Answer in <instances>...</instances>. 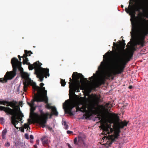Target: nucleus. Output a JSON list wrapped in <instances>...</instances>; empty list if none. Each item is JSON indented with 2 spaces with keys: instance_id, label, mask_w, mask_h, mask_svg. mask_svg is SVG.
Returning a JSON list of instances; mask_svg holds the SVG:
<instances>
[{
  "instance_id": "obj_40",
  "label": "nucleus",
  "mask_w": 148,
  "mask_h": 148,
  "mask_svg": "<svg viewBox=\"0 0 148 148\" xmlns=\"http://www.w3.org/2000/svg\"><path fill=\"white\" fill-rule=\"evenodd\" d=\"M101 85V84L99 83H98L96 84V86L97 87H98Z\"/></svg>"
},
{
  "instance_id": "obj_13",
  "label": "nucleus",
  "mask_w": 148,
  "mask_h": 148,
  "mask_svg": "<svg viewBox=\"0 0 148 148\" xmlns=\"http://www.w3.org/2000/svg\"><path fill=\"white\" fill-rule=\"evenodd\" d=\"M72 80L71 81V83L77 84L79 85L80 84V81L81 82L82 81V79L86 80L88 81L87 79L84 77V76L81 73H78L77 72H74L72 75Z\"/></svg>"
},
{
  "instance_id": "obj_48",
  "label": "nucleus",
  "mask_w": 148,
  "mask_h": 148,
  "mask_svg": "<svg viewBox=\"0 0 148 148\" xmlns=\"http://www.w3.org/2000/svg\"><path fill=\"white\" fill-rule=\"evenodd\" d=\"M30 142L31 143H33V141L32 140H30Z\"/></svg>"
},
{
  "instance_id": "obj_45",
  "label": "nucleus",
  "mask_w": 148,
  "mask_h": 148,
  "mask_svg": "<svg viewBox=\"0 0 148 148\" xmlns=\"http://www.w3.org/2000/svg\"><path fill=\"white\" fill-rule=\"evenodd\" d=\"M63 124L64 125V126H65V125H66V121H64V122H63Z\"/></svg>"
},
{
  "instance_id": "obj_55",
  "label": "nucleus",
  "mask_w": 148,
  "mask_h": 148,
  "mask_svg": "<svg viewBox=\"0 0 148 148\" xmlns=\"http://www.w3.org/2000/svg\"><path fill=\"white\" fill-rule=\"evenodd\" d=\"M112 79H114V77H112Z\"/></svg>"
},
{
  "instance_id": "obj_25",
  "label": "nucleus",
  "mask_w": 148,
  "mask_h": 148,
  "mask_svg": "<svg viewBox=\"0 0 148 148\" xmlns=\"http://www.w3.org/2000/svg\"><path fill=\"white\" fill-rule=\"evenodd\" d=\"M103 130V134H104L106 135L108 134H109L110 133V132L109 130H107L106 129H102Z\"/></svg>"
},
{
  "instance_id": "obj_42",
  "label": "nucleus",
  "mask_w": 148,
  "mask_h": 148,
  "mask_svg": "<svg viewBox=\"0 0 148 148\" xmlns=\"http://www.w3.org/2000/svg\"><path fill=\"white\" fill-rule=\"evenodd\" d=\"M64 126L66 129H67L69 127L68 125H66L65 126Z\"/></svg>"
},
{
  "instance_id": "obj_26",
  "label": "nucleus",
  "mask_w": 148,
  "mask_h": 148,
  "mask_svg": "<svg viewBox=\"0 0 148 148\" xmlns=\"http://www.w3.org/2000/svg\"><path fill=\"white\" fill-rule=\"evenodd\" d=\"M60 83L62 86H65L66 84V82L65 81L64 79H61Z\"/></svg>"
},
{
  "instance_id": "obj_44",
  "label": "nucleus",
  "mask_w": 148,
  "mask_h": 148,
  "mask_svg": "<svg viewBox=\"0 0 148 148\" xmlns=\"http://www.w3.org/2000/svg\"><path fill=\"white\" fill-rule=\"evenodd\" d=\"M132 88H133L132 86H131V85L129 86L128 87V88L129 89H132Z\"/></svg>"
},
{
  "instance_id": "obj_14",
  "label": "nucleus",
  "mask_w": 148,
  "mask_h": 148,
  "mask_svg": "<svg viewBox=\"0 0 148 148\" xmlns=\"http://www.w3.org/2000/svg\"><path fill=\"white\" fill-rule=\"evenodd\" d=\"M86 140V136L84 134H80L78 136L77 138L75 137L74 139V143L80 146L85 147L86 144L84 142Z\"/></svg>"
},
{
  "instance_id": "obj_33",
  "label": "nucleus",
  "mask_w": 148,
  "mask_h": 148,
  "mask_svg": "<svg viewBox=\"0 0 148 148\" xmlns=\"http://www.w3.org/2000/svg\"><path fill=\"white\" fill-rule=\"evenodd\" d=\"M104 79L105 77L102 78L100 81L103 84H104Z\"/></svg>"
},
{
  "instance_id": "obj_2",
  "label": "nucleus",
  "mask_w": 148,
  "mask_h": 148,
  "mask_svg": "<svg viewBox=\"0 0 148 148\" xmlns=\"http://www.w3.org/2000/svg\"><path fill=\"white\" fill-rule=\"evenodd\" d=\"M9 102H12L13 104L11 105L13 106L12 107L11 106L5 107L0 106V110L3 111L7 115L10 114L12 116L11 117V121L12 123L14 125V127L18 129V127H16V125L19 121H21L22 120V118L24 117L23 114L20 111L19 108H18L17 106V102L14 100ZM7 104L6 103L5 105Z\"/></svg>"
},
{
  "instance_id": "obj_10",
  "label": "nucleus",
  "mask_w": 148,
  "mask_h": 148,
  "mask_svg": "<svg viewBox=\"0 0 148 148\" xmlns=\"http://www.w3.org/2000/svg\"><path fill=\"white\" fill-rule=\"evenodd\" d=\"M21 76L24 79L23 84V91L25 92H26L27 87L29 85L32 86L34 82H33V80H31V79L29 77V75L28 73L24 72L21 74Z\"/></svg>"
},
{
  "instance_id": "obj_15",
  "label": "nucleus",
  "mask_w": 148,
  "mask_h": 148,
  "mask_svg": "<svg viewBox=\"0 0 148 148\" xmlns=\"http://www.w3.org/2000/svg\"><path fill=\"white\" fill-rule=\"evenodd\" d=\"M112 51H110H110H108L103 56V58L104 59L106 57V60H105L104 59H103V62H101V66L99 67L98 68V70H99L100 71H102L104 70L105 67L108 65L109 64V56L110 54L112 53Z\"/></svg>"
},
{
  "instance_id": "obj_34",
  "label": "nucleus",
  "mask_w": 148,
  "mask_h": 148,
  "mask_svg": "<svg viewBox=\"0 0 148 148\" xmlns=\"http://www.w3.org/2000/svg\"><path fill=\"white\" fill-rule=\"evenodd\" d=\"M5 145L6 147H9L10 145V143L9 142H8L5 143Z\"/></svg>"
},
{
  "instance_id": "obj_47",
  "label": "nucleus",
  "mask_w": 148,
  "mask_h": 148,
  "mask_svg": "<svg viewBox=\"0 0 148 148\" xmlns=\"http://www.w3.org/2000/svg\"><path fill=\"white\" fill-rule=\"evenodd\" d=\"M18 58H21V57L20 56V55H18Z\"/></svg>"
},
{
  "instance_id": "obj_27",
  "label": "nucleus",
  "mask_w": 148,
  "mask_h": 148,
  "mask_svg": "<svg viewBox=\"0 0 148 148\" xmlns=\"http://www.w3.org/2000/svg\"><path fill=\"white\" fill-rule=\"evenodd\" d=\"M24 128L25 129H27V130H28V128L30 129L29 126V125L27 123H25L24 125Z\"/></svg>"
},
{
  "instance_id": "obj_1",
  "label": "nucleus",
  "mask_w": 148,
  "mask_h": 148,
  "mask_svg": "<svg viewBox=\"0 0 148 148\" xmlns=\"http://www.w3.org/2000/svg\"><path fill=\"white\" fill-rule=\"evenodd\" d=\"M106 112L108 115V122L110 123L114 124L113 126L114 129V134H112V133L111 135H109L107 137L108 140L111 141L110 144H111L116 141L120 136L119 133L121 132L120 129L126 126L127 122L125 121L120 122L119 117L117 115L114 113H110L108 111V109L107 110Z\"/></svg>"
},
{
  "instance_id": "obj_9",
  "label": "nucleus",
  "mask_w": 148,
  "mask_h": 148,
  "mask_svg": "<svg viewBox=\"0 0 148 148\" xmlns=\"http://www.w3.org/2000/svg\"><path fill=\"white\" fill-rule=\"evenodd\" d=\"M95 113L96 114H97L99 120H100L99 122L101 123V129L109 130L111 134L113 133L114 130L111 128V125L110 124H107L106 125L104 123V121L106 119L105 116L103 115H100L99 112L97 111H95Z\"/></svg>"
},
{
  "instance_id": "obj_56",
  "label": "nucleus",
  "mask_w": 148,
  "mask_h": 148,
  "mask_svg": "<svg viewBox=\"0 0 148 148\" xmlns=\"http://www.w3.org/2000/svg\"><path fill=\"white\" fill-rule=\"evenodd\" d=\"M24 130L23 129V131H22V132H24Z\"/></svg>"
},
{
  "instance_id": "obj_16",
  "label": "nucleus",
  "mask_w": 148,
  "mask_h": 148,
  "mask_svg": "<svg viewBox=\"0 0 148 148\" xmlns=\"http://www.w3.org/2000/svg\"><path fill=\"white\" fill-rule=\"evenodd\" d=\"M43 101V99H40L39 96H36L34 97V100L32 102V105L30 106L31 108L30 109V116L31 115H32L34 114V112L36 109V108L34 107V102L35 101L40 102H42Z\"/></svg>"
},
{
  "instance_id": "obj_22",
  "label": "nucleus",
  "mask_w": 148,
  "mask_h": 148,
  "mask_svg": "<svg viewBox=\"0 0 148 148\" xmlns=\"http://www.w3.org/2000/svg\"><path fill=\"white\" fill-rule=\"evenodd\" d=\"M24 51L25 53L23 56V57L30 56V54H32L33 53L32 52L30 51H27L26 50H25Z\"/></svg>"
},
{
  "instance_id": "obj_46",
  "label": "nucleus",
  "mask_w": 148,
  "mask_h": 148,
  "mask_svg": "<svg viewBox=\"0 0 148 148\" xmlns=\"http://www.w3.org/2000/svg\"><path fill=\"white\" fill-rule=\"evenodd\" d=\"M34 147L35 148H37V145H34Z\"/></svg>"
},
{
  "instance_id": "obj_29",
  "label": "nucleus",
  "mask_w": 148,
  "mask_h": 148,
  "mask_svg": "<svg viewBox=\"0 0 148 148\" xmlns=\"http://www.w3.org/2000/svg\"><path fill=\"white\" fill-rule=\"evenodd\" d=\"M25 138L27 139H29V135L28 134H25Z\"/></svg>"
},
{
  "instance_id": "obj_11",
  "label": "nucleus",
  "mask_w": 148,
  "mask_h": 148,
  "mask_svg": "<svg viewBox=\"0 0 148 148\" xmlns=\"http://www.w3.org/2000/svg\"><path fill=\"white\" fill-rule=\"evenodd\" d=\"M69 88H70L69 90V94L71 93L72 94V101L74 99V96H77L75 94V92H79V88L80 87V84L79 85L78 84L71 83V82L72 80L71 77L69 78Z\"/></svg>"
},
{
  "instance_id": "obj_38",
  "label": "nucleus",
  "mask_w": 148,
  "mask_h": 148,
  "mask_svg": "<svg viewBox=\"0 0 148 148\" xmlns=\"http://www.w3.org/2000/svg\"><path fill=\"white\" fill-rule=\"evenodd\" d=\"M29 137L30 139H31L32 140L34 139V136L33 135H30L29 136Z\"/></svg>"
},
{
  "instance_id": "obj_17",
  "label": "nucleus",
  "mask_w": 148,
  "mask_h": 148,
  "mask_svg": "<svg viewBox=\"0 0 148 148\" xmlns=\"http://www.w3.org/2000/svg\"><path fill=\"white\" fill-rule=\"evenodd\" d=\"M148 21V20H146V19L140 17L138 18L137 24L140 27L144 28L145 27Z\"/></svg>"
},
{
  "instance_id": "obj_3",
  "label": "nucleus",
  "mask_w": 148,
  "mask_h": 148,
  "mask_svg": "<svg viewBox=\"0 0 148 148\" xmlns=\"http://www.w3.org/2000/svg\"><path fill=\"white\" fill-rule=\"evenodd\" d=\"M11 64L13 68V71L7 72L3 79L0 78V82L2 83H6L8 80L12 79L16 75L17 69L20 71L21 74L24 72L23 68L21 67L22 62H19L18 60L16 58H13L11 60Z\"/></svg>"
},
{
  "instance_id": "obj_39",
  "label": "nucleus",
  "mask_w": 148,
  "mask_h": 148,
  "mask_svg": "<svg viewBox=\"0 0 148 148\" xmlns=\"http://www.w3.org/2000/svg\"><path fill=\"white\" fill-rule=\"evenodd\" d=\"M44 84L42 83H41L40 84V88L42 87L44 85Z\"/></svg>"
},
{
  "instance_id": "obj_43",
  "label": "nucleus",
  "mask_w": 148,
  "mask_h": 148,
  "mask_svg": "<svg viewBox=\"0 0 148 148\" xmlns=\"http://www.w3.org/2000/svg\"><path fill=\"white\" fill-rule=\"evenodd\" d=\"M67 145L68 147L69 148H72V147L69 143H67Z\"/></svg>"
},
{
  "instance_id": "obj_58",
  "label": "nucleus",
  "mask_w": 148,
  "mask_h": 148,
  "mask_svg": "<svg viewBox=\"0 0 148 148\" xmlns=\"http://www.w3.org/2000/svg\"><path fill=\"white\" fill-rule=\"evenodd\" d=\"M69 97H70V98L71 97L70 96V95H69Z\"/></svg>"
},
{
  "instance_id": "obj_50",
  "label": "nucleus",
  "mask_w": 148,
  "mask_h": 148,
  "mask_svg": "<svg viewBox=\"0 0 148 148\" xmlns=\"http://www.w3.org/2000/svg\"><path fill=\"white\" fill-rule=\"evenodd\" d=\"M122 41H123V43L124 42V43L125 42V40H123Z\"/></svg>"
},
{
  "instance_id": "obj_37",
  "label": "nucleus",
  "mask_w": 148,
  "mask_h": 148,
  "mask_svg": "<svg viewBox=\"0 0 148 148\" xmlns=\"http://www.w3.org/2000/svg\"><path fill=\"white\" fill-rule=\"evenodd\" d=\"M73 132L69 130L67 131V134H71L73 133Z\"/></svg>"
},
{
  "instance_id": "obj_19",
  "label": "nucleus",
  "mask_w": 148,
  "mask_h": 148,
  "mask_svg": "<svg viewBox=\"0 0 148 148\" xmlns=\"http://www.w3.org/2000/svg\"><path fill=\"white\" fill-rule=\"evenodd\" d=\"M12 102H9L8 101H1L0 100V104L3 105H5V104L7 103V105H6L7 106H11V107H13V106H12V104H12Z\"/></svg>"
},
{
  "instance_id": "obj_52",
  "label": "nucleus",
  "mask_w": 148,
  "mask_h": 148,
  "mask_svg": "<svg viewBox=\"0 0 148 148\" xmlns=\"http://www.w3.org/2000/svg\"><path fill=\"white\" fill-rule=\"evenodd\" d=\"M121 6L122 8H123V6L122 5H121Z\"/></svg>"
},
{
  "instance_id": "obj_41",
  "label": "nucleus",
  "mask_w": 148,
  "mask_h": 148,
  "mask_svg": "<svg viewBox=\"0 0 148 148\" xmlns=\"http://www.w3.org/2000/svg\"><path fill=\"white\" fill-rule=\"evenodd\" d=\"M87 88V89L88 90L90 91H91V90H92V88H91V87H90V88Z\"/></svg>"
},
{
  "instance_id": "obj_32",
  "label": "nucleus",
  "mask_w": 148,
  "mask_h": 148,
  "mask_svg": "<svg viewBox=\"0 0 148 148\" xmlns=\"http://www.w3.org/2000/svg\"><path fill=\"white\" fill-rule=\"evenodd\" d=\"M107 76L108 77H109L112 76V74L111 73H110L107 74Z\"/></svg>"
},
{
  "instance_id": "obj_28",
  "label": "nucleus",
  "mask_w": 148,
  "mask_h": 148,
  "mask_svg": "<svg viewBox=\"0 0 148 148\" xmlns=\"http://www.w3.org/2000/svg\"><path fill=\"white\" fill-rule=\"evenodd\" d=\"M113 45L114 46H116V47L117 48H118L120 46V45L117 44H116L114 42Z\"/></svg>"
},
{
  "instance_id": "obj_51",
  "label": "nucleus",
  "mask_w": 148,
  "mask_h": 148,
  "mask_svg": "<svg viewBox=\"0 0 148 148\" xmlns=\"http://www.w3.org/2000/svg\"><path fill=\"white\" fill-rule=\"evenodd\" d=\"M19 62H21V58H19Z\"/></svg>"
},
{
  "instance_id": "obj_30",
  "label": "nucleus",
  "mask_w": 148,
  "mask_h": 148,
  "mask_svg": "<svg viewBox=\"0 0 148 148\" xmlns=\"http://www.w3.org/2000/svg\"><path fill=\"white\" fill-rule=\"evenodd\" d=\"M96 74L95 73L93 74V76L90 77L89 78V79L90 80H91L92 79H93L94 78V77L95 76Z\"/></svg>"
},
{
  "instance_id": "obj_4",
  "label": "nucleus",
  "mask_w": 148,
  "mask_h": 148,
  "mask_svg": "<svg viewBox=\"0 0 148 148\" xmlns=\"http://www.w3.org/2000/svg\"><path fill=\"white\" fill-rule=\"evenodd\" d=\"M137 49V47L134 46H133L130 49L127 53L125 54V56L122 58L118 56L117 59L121 64L116 70L113 72V75H116L123 73L125 67L126 65L132 58L134 51H136Z\"/></svg>"
},
{
  "instance_id": "obj_7",
  "label": "nucleus",
  "mask_w": 148,
  "mask_h": 148,
  "mask_svg": "<svg viewBox=\"0 0 148 148\" xmlns=\"http://www.w3.org/2000/svg\"><path fill=\"white\" fill-rule=\"evenodd\" d=\"M63 108L65 109V112L70 116L74 115L73 113L79 111L82 112H85L86 111L87 107L86 105H83L80 108L77 105V103L74 101H72L69 104L64 103L63 104Z\"/></svg>"
},
{
  "instance_id": "obj_21",
  "label": "nucleus",
  "mask_w": 148,
  "mask_h": 148,
  "mask_svg": "<svg viewBox=\"0 0 148 148\" xmlns=\"http://www.w3.org/2000/svg\"><path fill=\"white\" fill-rule=\"evenodd\" d=\"M21 58L23 59V64H26L27 65H29L30 64V63L28 62L29 61L27 57H23V56L21 57Z\"/></svg>"
},
{
  "instance_id": "obj_36",
  "label": "nucleus",
  "mask_w": 148,
  "mask_h": 148,
  "mask_svg": "<svg viewBox=\"0 0 148 148\" xmlns=\"http://www.w3.org/2000/svg\"><path fill=\"white\" fill-rule=\"evenodd\" d=\"M34 99L33 100H32V101H31V103H30L27 102V104L28 105H29L30 106H31V105H32V101H34Z\"/></svg>"
},
{
  "instance_id": "obj_31",
  "label": "nucleus",
  "mask_w": 148,
  "mask_h": 148,
  "mask_svg": "<svg viewBox=\"0 0 148 148\" xmlns=\"http://www.w3.org/2000/svg\"><path fill=\"white\" fill-rule=\"evenodd\" d=\"M48 129L50 131H52L53 132H54V131L53 130L52 127H51L49 126H48Z\"/></svg>"
},
{
  "instance_id": "obj_53",
  "label": "nucleus",
  "mask_w": 148,
  "mask_h": 148,
  "mask_svg": "<svg viewBox=\"0 0 148 148\" xmlns=\"http://www.w3.org/2000/svg\"><path fill=\"white\" fill-rule=\"evenodd\" d=\"M109 105V103H107L106 104V105L107 106H108V105Z\"/></svg>"
},
{
  "instance_id": "obj_35",
  "label": "nucleus",
  "mask_w": 148,
  "mask_h": 148,
  "mask_svg": "<svg viewBox=\"0 0 148 148\" xmlns=\"http://www.w3.org/2000/svg\"><path fill=\"white\" fill-rule=\"evenodd\" d=\"M126 44L124 42L123 43H122L121 44V46L124 49V48L125 47V45Z\"/></svg>"
},
{
  "instance_id": "obj_12",
  "label": "nucleus",
  "mask_w": 148,
  "mask_h": 148,
  "mask_svg": "<svg viewBox=\"0 0 148 148\" xmlns=\"http://www.w3.org/2000/svg\"><path fill=\"white\" fill-rule=\"evenodd\" d=\"M33 88L35 90L37 91L38 93L40 95L38 96L40 98H45L47 97V90H45V87H42L41 88L37 86L36 83H34V84L32 86Z\"/></svg>"
},
{
  "instance_id": "obj_24",
  "label": "nucleus",
  "mask_w": 148,
  "mask_h": 148,
  "mask_svg": "<svg viewBox=\"0 0 148 148\" xmlns=\"http://www.w3.org/2000/svg\"><path fill=\"white\" fill-rule=\"evenodd\" d=\"M7 130L6 129L4 130L2 132V139H5V135L7 132Z\"/></svg>"
},
{
  "instance_id": "obj_57",
  "label": "nucleus",
  "mask_w": 148,
  "mask_h": 148,
  "mask_svg": "<svg viewBox=\"0 0 148 148\" xmlns=\"http://www.w3.org/2000/svg\"><path fill=\"white\" fill-rule=\"evenodd\" d=\"M132 26H133V24H132Z\"/></svg>"
},
{
  "instance_id": "obj_20",
  "label": "nucleus",
  "mask_w": 148,
  "mask_h": 148,
  "mask_svg": "<svg viewBox=\"0 0 148 148\" xmlns=\"http://www.w3.org/2000/svg\"><path fill=\"white\" fill-rule=\"evenodd\" d=\"M45 137L44 136L41 138L42 141V144L45 146H49L48 144L49 141L48 139H45Z\"/></svg>"
},
{
  "instance_id": "obj_6",
  "label": "nucleus",
  "mask_w": 148,
  "mask_h": 148,
  "mask_svg": "<svg viewBox=\"0 0 148 148\" xmlns=\"http://www.w3.org/2000/svg\"><path fill=\"white\" fill-rule=\"evenodd\" d=\"M42 64L39 61H37L34 63L32 64H30L28 65L29 69L30 70H32L34 69H35V73L37 75V77L39 79L41 82H42L44 79V77L45 78L49 76V69L43 68L41 67Z\"/></svg>"
},
{
  "instance_id": "obj_18",
  "label": "nucleus",
  "mask_w": 148,
  "mask_h": 148,
  "mask_svg": "<svg viewBox=\"0 0 148 148\" xmlns=\"http://www.w3.org/2000/svg\"><path fill=\"white\" fill-rule=\"evenodd\" d=\"M40 99H42L43 100L42 102L45 101V103L46 104L45 106V108L48 109H51L53 107L51 106V104L48 103V97L45 98H40Z\"/></svg>"
},
{
  "instance_id": "obj_8",
  "label": "nucleus",
  "mask_w": 148,
  "mask_h": 148,
  "mask_svg": "<svg viewBox=\"0 0 148 148\" xmlns=\"http://www.w3.org/2000/svg\"><path fill=\"white\" fill-rule=\"evenodd\" d=\"M39 112L40 113V115H38V118L37 120V122L42 128L45 127L48 116H50L51 117L52 115V114H50L48 112L45 113L42 110L40 109Z\"/></svg>"
},
{
  "instance_id": "obj_54",
  "label": "nucleus",
  "mask_w": 148,
  "mask_h": 148,
  "mask_svg": "<svg viewBox=\"0 0 148 148\" xmlns=\"http://www.w3.org/2000/svg\"><path fill=\"white\" fill-rule=\"evenodd\" d=\"M68 101H69V100H66V101H65V102H68Z\"/></svg>"
},
{
  "instance_id": "obj_23",
  "label": "nucleus",
  "mask_w": 148,
  "mask_h": 148,
  "mask_svg": "<svg viewBox=\"0 0 148 148\" xmlns=\"http://www.w3.org/2000/svg\"><path fill=\"white\" fill-rule=\"evenodd\" d=\"M53 114L55 116H57L58 114V112L57 111L56 108L53 106L51 109Z\"/></svg>"
},
{
  "instance_id": "obj_5",
  "label": "nucleus",
  "mask_w": 148,
  "mask_h": 148,
  "mask_svg": "<svg viewBox=\"0 0 148 148\" xmlns=\"http://www.w3.org/2000/svg\"><path fill=\"white\" fill-rule=\"evenodd\" d=\"M134 0H130L129 9L127 8H125V11L127 13L132 14L135 16V11L139 12L140 10H142L144 12L148 11V2L144 1H140L136 2L134 5L131 1H133Z\"/></svg>"
},
{
  "instance_id": "obj_49",
  "label": "nucleus",
  "mask_w": 148,
  "mask_h": 148,
  "mask_svg": "<svg viewBox=\"0 0 148 148\" xmlns=\"http://www.w3.org/2000/svg\"><path fill=\"white\" fill-rule=\"evenodd\" d=\"M114 52L116 54H117V53L116 52V50H115Z\"/></svg>"
}]
</instances>
